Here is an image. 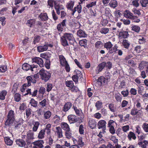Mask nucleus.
<instances>
[{
  "label": "nucleus",
  "instance_id": "nucleus-1",
  "mask_svg": "<svg viewBox=\"0 0 148 148\" xmlns=\"http://www.w3.org/2000/svg\"><path fill=\"white\" fill-rule=\"evenodd\" d=\"M6 118V120L5 122V125L8 126L12 125L15 121V114L14 111L12 110H10L8 112Z\"/></svg>",
  "mask_w": 148,
  "mask_h": 148
},
{
  "label": "nucleus",
  "instance_id": "nucleus-2",
  "mask_svg": "<svg viewBox=\"0 0 148 148\" xmlns=\"http://www.w3.org/2000/svg\"><path fill=\"white\" fill-rule=\"evenodd\" d=\"M39 73L41 79L45 82L47 81L51 77L50 73L43 69L40 71Z\"/></svg>",
  "mask_w": 148,
  "mask_h": 148
},
{
  "label": "nucleus",
  "instance_id": "nucleus-3",
  "mask_svg": "<svg viewBox=\"0 0 148 148\" xmlns=\"http://www.w3.org/2000/svg\"><path fill=\"white\" fill-rule=\"evenodd\" d=\"M37 67V66L33 64L32 65H30L27 63H24L22 66V69L25 71H27L30 69V70L33 71L34 70H36V68Z\"/></svg>",
  "mask_w": 148,
  "mask_h": 148
},
{
  "label": "nucleus",
  "instance_id": "nucleus-4",
  "mask_svg": "<svg viewBox=\"0 0 148 148\" xmlns=\"http://www.w3.org/2000/svg\"><path fill=\"white\" fill-rule=\"evenodd\" d=\"M106 122L104 120H100L98 122L97 126L99 129H101L103 133L106 132Z\"/></svg>",
  "mask_w": 148,
  "mask_h": 148
},
{
  "label": "nucleus",
  "instance_id": "nucleus-5",
  "mask_svg": "<svg viewBox=\"0 0 148 148\" xmlns=\"http://www.w3.org/2000/svg\"><path fill=\"white\" fill-rule=\"evenodd\" d=\"M26 79L27 81V84H24L23 85V87H26L27 86H29L31 84V83L34 84L36 83V80L34 78H33L32 77L28 76L27 77Z\"/></svg>",
  "mask_w": 148,
  "mask_h": 148
},
{
  "label": "nucleus",
  "instance_id": "nucleus-6",
  "mask_svg": "<svg viewBox=\"0 0 148 148\" xmlns=\"http://www.w3.org/2000/svg\"><path fill=\"white\" fill-rule=\"evenodd\" d=\"M54 6L56 13L58 15H59L60 14V10L64 9L62 5L58 3V2H55Z\"/></svg>",
  "mask_w": 148,
  "mask_h": 148
},
{
  "label": "nucleus",
  "instance_id": "nucleus-7",
  "mask_svg": "<svg viewBox=\"0 0 148 148\" xmlns=\"http://www.w3.org/2000/svg\"><path fill=\"white\" fill-rule=\"evenodd\" d=\"M124 16L127 18L130 19H133L137 17L134 15L129 10H126L124 11L123 13Z\"/></svg>",
  "mask_w": 148,
  "mask_h": 148
},
{
  "label": "nucleus",
  "instance_id": "nucleus-8",
  "mask_svg": "<svg viewBox=\"0 0 148 148\" xmlns=\"http://www.w3.org/2000/svg\"><path fill=\"white\" fill-rule=\"evenodd\" d=\"M44 142L42 140H39L33 143L34 145L33 148H42L43 147V144Z\"/></svg>",
  "mask_w": 148,
  "mask_h": 148
},
{
  "label": "nucleus",
  "instance_id": "nucleus-9",
  "mask_svg": "<svg viewBox=\"0 0 148 148\" xmlns=\"http://www.w3.org/2000/svg\"><path fill=\"white\" fill-rule=\"evenodd\" d=\"M33 62H35L38 64L40 67H42L43 66V61L42 58L39 57H36L32 59Z\"/></svg>",
  "mask_w": 148,
  "mask_h": 148
},
{
  "label": "nucleus",
  "instance_id": "nucleus-10",
  "mask_svg": "<svg viewBox=\"0 0 148 148\" xmlns=\"http://www.w3.org/2000/svg\"><path fill=\"white\" fill-rule=\"evenodd\" d=\"M26 91L27 93L24 94L25 95L29 94L33 97L36 96L37 95V93L38 92L37 90L34 89L33 90V89H27L26 90Z\"/></svg>",
  "mask_w": 148,
  "mask_h": 148
},
{
  "label": "nucleus",
  "instance_id": "nucleus-11",
  "mask_svg": "<svg viewBox=\"0 0 148 148\" xmlns=\"http://www.w3.org/2000/svg\"><path fill=\"white\" fill-rule=\"evenodd\" d=\"M106 62H103L100 64L96 68V71L97 74L101 72L103 69L106 66Z\"/></svg>",
  "mask_w": 148,
  "mask_h": 148
},
{
  "label": "nucleus",
  "instance_id": "nucleus-12",
  "mask_svg": "<svg viewBox=\"0 0 148 148\" xmlns=\"http://www.w3.org/2000/svg\"><path fill=\"white\" fill-rule=\"evenodd\" d=\"M68 119L70 123H73L76 122L77 121V118L76 116L74 115H70L68 116Z\"/></svg>",
  "mask_w": 148,
  "mask_h": 148
},
{
  "label": "nucleus",
  "instance_id": "nucleus-13",
  "mask_svg": "<svg viewBox=\"0 0 148 148\" xmlns=\"http://www.w3.org/2000/svg\"><path fill=\"white\" fill-rule=\"evenodd\" d=\"M63 36L67 40L69 41H73L75 40V39L72 34L65 33L64 34Z\"/></svg>",
  "mask_w": 148,
  "mask_h": 148
},
{
  "label": "nucleus",
  "instance_id": "nucleus-14",
  "mask_svg": "<svg viewBox=\"0 0 148 148\" xmlns=\"http://www.w3.org/2000/svg\"><path fill=\"white\" fill-rule=\"evenodd\" d=\"M79 5H77V6L74 7L73 11L72 13L73 15H74L75 12L77 11L79 13H80L82 11V6L80 5V3H79Z\"/></svg>",
  "mask_w": 148,
  "mask_h": 148
},
{
  "label": "nucleus",
  "instance_id": "nucleus-15",
  "mask_svg": "<svg viewBox=\"0 0 148 148\" xmlns=\"http://www.w3.org/2000/svg\"><path fill=\"white\" fill-rule=\"evenodd\" d=\"M17 145L21 147H24L26 144L25 141L22 139H19L16 140Z\"/></svg>",
  "mask_w": 148,
  "mask_h": 148
},
{
  "label": "nucleus",
  "instance_id": "nucleus-16",
  "mask_svg": "<svg viewBox=\"0 0 148 148\" xmlns=\"http://www.w3.org/2000/svg\"><path fill=\"white\" fill-rule=\"evenodd\" d=\"M75 1H70L67 3L66 7L68 10H70L73 12V8L74 5Z\"/></svg>",
  "mask_w": 148,
  "mask_h": 148
},
{
  "label": "nucleus",
  "instance_id": "nucleus-17",
  "mask_svg": "<svg viewBox=\"0 0 148 148\" xmlns=\"http://www.w3.org/2000/svg\"><path fill=\"white\" fill-rule=\"evenodd\" d=\"M72 106V104L71 102H67L66 103L63 108L62 110L64 112L68 111L70 109Z\"/></svg>",
  "mask_w": 148,
  "mask_h": 148
},
{
  "label": "nucleus",
  "instance_id": "nucleus-18",
  "mask_svg": "<svg viewBox=\"0 0 148 148\" xmlns=\"http://www.w3.org/2000/svg\"><path fill=\"white\" fill-rule=\"evenodd\" d=\"M97 123L93 119L90 120L88 122V126L92 129L95 128L96 127Z\"/></svg>",
  "mask_w": 148,
  "mask_h": 148
},
{
  "label": "nucleus",
  "instance_id": "nucleus-19",
  "mask_svg": "<svg viewBox=\"0 0 148 148\" xmlns=\"http://www.w3.org/2000/svg\"><path fill=\"white\" fill-rule=\"evenodd\" d=\"M67 39L64 37L63 35L60 38V41L62 45L64 47H66L69 45V44Z\"/></svg>",
  "mask_w": 148,
  "mask_h": 148
},
{
  "label": "nucleus",
  "instance_id": "nucleus-20",
  "mask_svg": "<svg viewBox=\"0 0 148 148\" xmlns=\"http://www.w3.org/2000/svg\"><path fill=\"white\" fill-rule=\"evenodd\" d=\"M56 133L58 135V137L59 138H60L63 136L62 130L61 128L60 127H56Z\"/></svg>",
  "mask_w": 148,
  "mask_h": 148
},
{
  "label": "nucleus",
  "instance_id": "nucleus-21",
  "mask_svg": "<svg viewBox=\"0 0 148 148\" xmlns=\"http://www.w3.org/2000/svg\"><path fill=\"white\" fill-rule=\"evenodd\" d=\"M37 50L39 52H41L47 49V46L45 45L43 46H40L37 47Z\"/></svg>",
  "mask_w": 148,
  "mask_h": 148
},
{
  "label": "nucleus",
  "instance_id": "nucleus-22",
  "mask_svg": "<svg viewBox=\"0 0 148 148\" xmlns=\"http://www.w3.org/2000/svg\"><path fill=\"white\" fill-rule=\"evenodd\" d=\"M77 34V35L80 37H86L87 36V34L81 29L78 30Z\"/></svg>",
  "mask_w": 148,
  "mask_h": 148
},
{
  "label": "nucleus",
  "instance_id": "nucleus-23",
  "mask_svg": "<svg viewBox=\"0 0 148 148\" xmlns=\"http://www.w3.org/2000/svg\"><path fill=\"white\" fill-rule=\"evenodd\" d=\"M59 59L60 63L62 66L65 65L66 64L68 63L65 58L63 56L60 55L59 56Z\"/></svg>",
  "mask_w": 148,
  "mask_h": 148
},
{
  "label": "nucleus",
  "instance_id": "nucleus-24",
  "mask_svg": "<svg viewBox=\"0 0 148 148\" xmlns=\"http://www.w3.org/2000/svg\"><path fill=\"white\" fill-rule=\"evenodd\" d=\"M61 126L62 129L66 131H70V129L69 125L66 123L62 122Z\"/></svg>",
  "mask_w": 148,
  "mask_h": 148
},
{
  "label": "nucleus",
  "instance_id": "nucleus-25",
  "mask_svg": "<svg viewBox=\"0 0 148 148\" xmlns=\"http://www.w3.org/2000/svg\"><path fill=\"white\" fill-rule=\"evenodd\" d=\"M36 20L34 19H30L27 21V25L31 27L34 26Z\"/></svg>",
  "mask_w": 148,
  "mask_h": 148
},
{
  "label": "nucleus",
  "instance_id": "nucleus-26",
  "mask_svg": "<svg viewBox=\"0 0 148 148\" xmlns=\"http://www.w3.org/2000/svg\"><path fill=\"white\" fill-rule=\"evenodd\" d=\"M138 144L143 148H146L147 146L148 145V141L144 140L140 141L138 143Z\"/></svg>",
  "mask_w": 148,
  "mask_h": 148
},
{
  "label": "nucleus",
  "instance_id": "nucleus-27",
  "mask_svg": "<svg viewBox=\"0 0 148 148\" xmlns=\"http://www.w3.org/2000/svg\"><path fill=\"white\" fill-rule=\"evenodd\" d=\"M109 5L110 7L114 8L118 5L117 1L116 0H111Z\"/></svg>",
  "mask_w": 148,
  "mask_h": 148
},
{
  "label": "nucleus",
  "instance_id": "nucleus-28",
  "mask_svg": "<svg viewBox=\"0 0 148 148\" xmlns=\"http://www.w3.org/2000/svg\"><path fill=\"white\" fill-rule=\"evenodd\" d=\"M33 125L32 127L33 131L36 132L37 130L40 125V123L38 121H35L33 123Z\"/></svg>",
  "mask_w": 148,
  "mask_h": 148
},
{
  "label": "nucleus",
  "instance_id": "nucleus-29",
  "mask_svg": "<svg viewBox=\"0 0 148 148\" xmlns=\"http://www.w3.org/2000/svg\"><path fill=\"white\" fill-rule=\"evenodd\" d=\"M41 19L43 21H46L48 20V16L46 13H41L39 16Z\"/></svg>",
  "mask_w": 148,
  "mask_h": 148
},
{
  "label": "nucleus",
  "instance_id": "nucleus-30",
  "mask_svg": "<svg viewBox=\"0 0 148 148\" xmlns=\"http://www.w3.org/2000/svg\"><path fill=\"white\" fill-rule=\"evenodd\" d=\"M127 137L129 140H131L132 138L133 140H135L136 138L135 134L133 132H130L128 135Z\"/></svg>",
  "mask_w": 148,
  "mask_h": 148
},
{
  "label": "nucleus",
  "instance_id": "nucleus-31",
  "mask_svg": "<svg viewBox=\"0 0 148 148\" xmlns=\"http://www.w3.org/2000/svg\"><path fill=\"white\" fill-rule=\"evenodd\" d=\"M4 141L5 144L11 146L12 144L13 141L8 137H5Z\"/></svg>",
  "mask_w": 148,
  "mask_h": 148
},
{
  "label": "nucleus",
  "instance_id": "nucleus-32",
  "mask_svg": "<svg viewBox=\"0 0 148 148\" xmlns=\"http://www.w3.org/2000/svg\"><path fill=\"white\" fill-rule=\"evenodd\" d=\"M122 44L124 48L127 49L129 48L130 45V42L127 40L126 39L123 40Z\"/></svg>",
  "mask_w": 148,
  "mask_h": 148
},
{
  "label": "nucleus",
  "instance_id": "nucleus-33",
  "mask_svg": "<svg viewBox=\"0 0 148 148\" xmlns=\"http://www.w3.org/2000/svg\"><path fill=\"white\" fill-rule=\"evenodd\" d=\"M112 46V45L110 42H108L105 43L104 45V47L106 48L107 50L109 51L110 52V50L111 49Z\"/></svg>",
  "mask_w": 148,
  "mask_h": 148
},
{
  "label": "nucleus",
  "instance_id": "nucleus-34",
  "mask_svg": "<svg viewBox=\"0 0 148 148\" xmlns=\"http://www.w3.org/2000/svg\"><path fill=\"white\" fill-rule=\"evenodd\" d=\"M128 35V32L126 31L120 32L119 34V36L120 37H122L124 38H127Z\"/></svg>",
  "mask_w": 148,
  "mask_h": 148
},
{
  "label": "nucleus",
  "instance_id": "nucleus-35",
  "mask_svg": "<svg viewBox=\"0 0 148 148\" xmlns=\"http://www.w3.org/2000/svg\"><path fill=\"white\" fill-rule=\"evenodd\" d=\"M34 133L31 130H29L27 134V138L29 139H33L34 138Z\"/></svg>",
  "mask_w": 148,
  "mask_h": 148
},
{
  "label": "nucleus",
  "instance_id": "nucleus-36",
  "mask_svg": "<svg viewBox=\"0 0 148 148\" xmlns=\"http://www.w3.org/2000/svg\"><path fill=\"white\" fill-rule=\"evenodd\" d=\"M51 125L50 124H48L47 125L45 129L44 130H45V132H46V133L48 135L50 134L51 133Z\"/></svg>",
  "mask_w": 148,
  "mask_h": 148
},
{
  "label": "nucleus",
  "instance_id": "nucleus-37",
  "mask_svg": "<svg viewBox=\"0 0 148 148\" xmlns=\"http://www.w3.org/2000/svg\"><path fill=\"white\" fill-rule=\"evenodd\" d=\"M51 115V112L49 111H47L45 112L44 117L46 119H49Z\"/></svg>",
  "mask_w": 148,
  "mask_h": 148
},
{
  "label": "nucleus",
  "instance_id": "nucleus-38",
  "mask_svg": "<svg viewBox=\"0 0 148 148\" xmlns=\"http://www.w3.org/2000/svg\"><path fill=\"white\" fill-rule=\"evenodd\" d=\"M56 2L54 0H48L47 1V7L49 8H51L52 9L53 7V3H54V2Z\"/></svg>",
  "mask_w": 148,
  "mask_h": 148
},
{
  "label": "nucleus",
  "instance_id": "nucleus-39",
  "mask_svg": "<svg viewBox=\"0 0 148 148\" xmlns=\"http://www.w3.org/2000/svg\"><path fill=\"white\" fill-rule=\"evenodd\" d=\"M7 92L5 90H3L0 93V99L3 100L5 99V96L7 94Z\"/></svg>",
  "mask_w": 148,
  "mask_h": 148
},
{
  "label": "nucleus",
  "instance_id": "nucleus-40",
  "mask_svg": "<svg viewBox=\"0 0 148 148\" xmlns=\"http://www.w3.org/2000/svg\"><path fill=\"white\" fill-rule=\"evenodd\" d=\"M45 134V130H42L39 132L38 136V137L39 138L42 139L44 137V135Z\"/></svg>",
  "mask_w": 148,
  "mask_h": 148
},
{
  "label": "nucleus",
  "instance_id": "nucleus-41",
  "mask_svg": "<svg viewBox=\"0 0 148 148\" xmlns=\"http://www.w3.org/2000/svg\"><path fill=\"white\" fill-rule=\"evenodd\" d=\"M131 28L132 29V30L138 33L139 32L140 30V27L139 26L136 25L132 26L131 27Z\"/></svg>",
  "mask_w": 148,
  "mask_h": 148
},
{
  "label": "nucleus",
  "instance_id": "nucleus-42",
  "mask_svg": "<svg viewBox=\"0 0 148 148\" xmlns=\"http://www.w3.org/2000/svg\"><path fill=\"white\" fill-rule=\"evenodd\" d=\"M139 111H140L141 112H142L141 110H139L138 111H137V110L135 108L132 109L131 112V114L132 116H135L139 112Z\"/></svg>",
  "mask_w": 148,
  "mask_h": 148
},
{
  "label": "nucleus",
  "instance_id": "nucleus-43",
  "mask_svg": "<svg viewBox=\"0 0 148 148\" xmlns=\"http://www.w3.org/2000/svg\"><path fill=\"white\" fill-rule=\"evenodd\" d=\"M122 97L121 95L119 93H117L115 95V97L118 101H121L122 99Z\"/></svg>",
  "mask_w": 148,
  "mask_h": 148
},
{
  "label": "nucleus",
  "instance_id": "nucleus-44",
  "mask_svg": "<svg viewBox=\"0 0 148 148\" xmlns=\"http://www.w3.org/2000/svg\"><path fill=\"white\" fill-rule=\"evenodd\" d=\"M140 3L143 7H146L148 4V0H141Z\"/></svg>",
  "mask_w": 148,
  "mask_h": 148
},
{
  "label": "nucleus",
  "instance_id": "nucleus-45",
  "mask_svg": "<svg viewBox=\"0 0 148 148\" xmlns=\"http://www.w3.org/2000/svg\"><path fill=\"white\" fill-rule=\"evenodd\" d=\"M66 85L67 86L70 87L71 88L74 86V84L72 81H68L66 82Z\"/></svg>",
  "mask_w": 148,
  "mask_h": 148
},
{
  "label": "nucleus",
  "instance_id": "nucleus-46",
  "mask_svg": "<svg viewBox=\"0 0 148 148\" xmlns=\"http://www.w3.org/2000/svg\"><path fill=\"white\" fill-rule=\"evenodd\" d=\"M30 103L32 106L36 107L37 105V102L35 100L33 99H32L30 101Z\"/></svg>",
  "mask_w": 148,
  "mask_h": 148
},
{
  "label": "nucleus",
  "instance_id": "nucleus-47",
  "mask_svg": "<svg viewBox=\"0 0 148 148\" xmlns=\"http://www.w3.org/2000/svg\"><path fill=\"white\" fill-rule=\"evenodd\" d=\"M14 98L16 101H19L21 100L20 95L18 93H16L14 95Z\"/></svg>",
  "mask_w": 148,
  "mask_h": 148
},
{
  "label": "nucleus",
  "instance_id": "nucleus-48",
  "mask_svg": "<svg viewBox=\"0 0 148 148\" xmlns=\"http://www.w3.org/2000/svg\"><path fill=\"white\" fill-rule=\"evenodd\" d=\"M87 40L83 39L79 41V43L81 46H84L87 45Z\"/></svg>",
  "mask_w": 148,
  "mask_h": 148
},
{
  "label": "nucleus",
  "instance_id": "nucleus-49",
  "mask_svg": "<svg viewBox=\"0 0 148 148\" xmlns=\"http://www.w3.org/2000/svg\"><path fill=\"white\" fill-rule=\"evenodd\" d=\"M109 31V29L105 27H103L100 30V32L101 33L104 34L108 33Z\"/></svg>",
  "mask_w": 148,
  "mask_h": 148
},
{
  "label": "nucleus",
  "instance_id": "nucleus-50",
  "mask_svg": "<svg viewBox=\"0 0 148 148\" xmlns=\"http://www.w3.org/2000/svg\"><path fill=\"white\" fill-rule=\"evenodd\" d=\"M102 103L100 101H98L96 103L95 106L98 110L100 109L102 107Z\"/></svg>",
  "mask_w": 148,
  "mask_h": 148
},
{
  "label": "nucleus",
  "instance_id": "nucleus-51",
  "mask_svg": "<svg viewBox=\"0 0 148 148\" xmlns=\"http://www.w3.org/2000/svg\"><path fill=\"white\" fill-rule=\"evenodd\" d=\"M118 46L116 45H115L113 47L112 49H111L110 50V53H113L114 52H116L118 50L117 49Z\"/></svg>",
  "mask_w": 148,
  "mask_h": 148
},
{
  "label": "nucleus",
  "instance_id": "nucleus-52",
  "mask_svg": "<svg viewBox=\"0 0 148 148\" xmlns=\"http://www.w3.org/2000/svg\"><path fill=\"white\" fill-rule=\"evenodd\" d=\"M114 14L116 16V21H117V19L118 17V16H119V17L121 16L122 15V14L120 12L119 10L115 11L114 12Z\"/></svg>",
  "mask_w": 148,
  "mask_h": 148
},
{
  "label": "nucleus",
  "instance_id": "nucleus-53",
  "mask_svg": "<svg viewBox=\"0 0 148 148\" xmlns=\"http://www.w3.org/2000/svg\"><path fill=\"white\" fill-rule=\"evenodd\" d=\"M70 90L72 92H77L79 91L78 88L74 85L70 88Z\"/></svg>",
  "mask_w": 148,
  "mask_h": 148
},
{
  "label": "nucleus",
  "instance_id": "nucleus-54",
  "mask_svg": "<svg viewBox=\"0 0 148 148\" xmlns=\"http://www.w3.org/2000/svg\"><path fill=\"white\" fill-rule=\"evenodd\" d=\"M53 119L55 120L54 123H58L60 120V116H58L57 115L54 116Z\"/></svg>",
  "mask_w": 148,
  "mask_h": 148
},
{
  "label": "nucleus",
  "instance_id": "nucleus-55",
  "mask_svg": "<svg viewBox=\"0 0 148 148\" xmlns=\"http://www.w3.org/2000/svg\"><path fill=\"white\" fill-rule=\"evenodd\" d=\"M40 37L39 36L37 35L34 37V44L39 42L40 40Z\"/></svg>",
  "mask_w": 148,
  "mask_h": 148
},
{
  "label": "nucleus",
  "instance_id": "nucleus-56",
  "mask_svg": "<svg viewBox=\"0 0 148 148\" xmlns=\"http://www.w3.org/2000/svg\"><path fill=\"white\" fill-rule=\"evenodd\" d=\"M46 99H44L43 100L39 102V104L42 107H44L46 106Z\"/></svg>",
  "mask_w": 148,
  "mask_h": 148
},
{
  "label": "nucleus",
  "instance_id": "nucleus-57",
  "mask_svg": "<svg viewBox=\"0 0 148 148\" xmlns=\"http://www.w3.org/2000/svg\"><path fill=\"white\" fill-rule=\"evenodd\" d=\"M143 127L144 130L146 132H148V124L144 123L143 124Z\"/></svg>",
  "mask_w": 148,
  "mask_h": 148
},
{
  "label": "nucleus",
  "instance_id": "nucleus-58",
  "mask_svg": "<svg viewBox=\"0 0 148 148\" xmlns=\"http://www.w3.org/2000/svg\"><path fill=\"white\" fill-rule=\"evenodd\" d=\"M96 1L92 2L89 4H87L86 5V7L87 8H89L93 6H95L96 5Z\"/></svg>",
  "mask_w": 148,
  "mask_h": 148
},
{
  "label": "nucleus",
  "instance_id": "nucleus-59",
  "mask_svg": "<svg viewBox=\"0 0 148 148\" xmlns=\"http://www.w3.org/2000/svg\"><path fill=\"white\" fill-rule=\"evenodd\" d=\"M79 132L81 134H83L84 133V127L83 125H81L79 127Z\"/></svg>",
  "mask_w": 148,
  "mask_h": 148
},
{
  "label": "nucleus",
  "instance_id": "nucleus-60",
  "mask_svg": "<svg viewBox=\"0 0 148 148\" xmlns=\"http://www.w3.org/2000/svg\"><path fill=\"white\" fill-rule=\"evenodd\" d=\"M31 110L30 108H27L26 110L25 113L27 118H28L31 114Z\"/></svg>",
  "mask_w": 148,
  "mask_h": 148
},
{
  "label": "nucleus",
  "instance_id": "nucleus-61",
  "mask_svg": "<svg viewBox=\"0 0 148 148\" xmlns=\"http://www.w3.org/2000/svg\"><path fill=\"white\" fill-rule=\"evenodd\" d=\"M129 92L127 89L125 90L122 91L121 92V94L124 97H127L129 94Z\"/></svg>",
  "mask_w": 148,
  "mask_h": 148
},
{
  "label": "nucleus",
  "instance_id": "nucleus-62",
  "mask_svg": "<svg viewBox=\"0 0 148 148\" xmlns=\"http://www.w3.org/2000/svg\"><path fill=\"white\" fill-rule=\"evenodd\" d=\"M78 78L79 77L78 76L77 74L73 75L72 76L73 80L75 82H78Z\"/></svg>",
  "mask_w": 148,
  "mask_h": 148
},
{
  "label": "nucleus",
  "instance_id": "nucleus-63",
  "mask_svg": "<svg viewBox=\"0 0 148 148\" xmlns=\"http://www.w3.org/2000/svg\"><path fill=\"white\" fill-rule=\"evenodd\" d=\"M52 85L51 84H47V91L49 92L52 89Z\"/></svg>",
  "mask_w": 148,
  "mask_h": 148
},
{
  "label": "nucleus",
  "instance_id": "nucleus-64",
  "mask_svg": "<svg viewBox=\"0 0 148 148\" xmlns=\"http://www.w3.org/2000/svg\"><path fill=\"white\" fill-rule=\"evenodd\" d=\"M7 66H6L0 67V72H4L7 70Z\"/></svg>",
  "mask_w": 148,
  "mask_h": 148
}]
</instances>
